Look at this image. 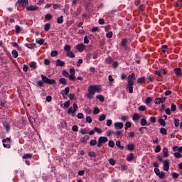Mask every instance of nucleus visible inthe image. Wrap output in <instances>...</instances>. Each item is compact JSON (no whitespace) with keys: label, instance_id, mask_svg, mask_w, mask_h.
<instances>
[{"label":"nucleus","instance_id":"f257e3e1","mask_svg":"<svg viewBox=\"0 0 182 182\" xmlns=\"http://www.w3.org/2000/svg\"><path fill=\"white\" fill-rule=\"evenodd\" d=\"M100 86L95 85L88 87L87 90L88 92L95 95V92H97V93H100Z\"/></svg>","mask_w":182,"mask_h":182},{"label":"nucleus","instance_id":"f03ea898","mask_svg":"<svg viewBox=\"0 0 182 182\" xmlns=\"http://www.w3.org/2000/svg\"><path fill=\"white\" fill-rule=\"evenodd\" d=\"M41 78L43 82L47 85H56V81L55 80H50L46 75H41Z\"/></svg>","mask_w":182,"mask_h":182},{"label":"nucleus","instance_id":"7ed1b4c3","mask_svg":"<svg viewBox=\"0 0 182 182\" xmlns=\"http://www.w3.org/2000/svg\"><path fill=\"white\" fill-rule=\"evenodd\" d=\"M134 80H136V74L132 73L128 76V85L134 86Z\"/></svg>","mask_w":182,"mask_h":182},{"label":"nucleus","instance_id":"20e7f679","mask_svg":"<svg viewBox=\"0 0 182 182\" xmlns=\"http://www.w3.org/2000/svg\"><path fill=\"white\" fill-rule=\"evenodd\" d=\"M107 141H109V139L107 136H100L97 144V147H102V144L107 143Z\"/></svg>","mask_w":182,"mask_h":182},{"label":"nucleus","instance_id":"39448f33","mask_svg":"<svg viewBox=\"0 0 182 182\" xmlns=\"http://www.w3.org/2000/svg\"><path fill=\"white\" fill-rule=\"evenodd\" d=\"M164 163V170L165 171H168V170L170 169V160L166 159L163 161Z\"/></svg>","mask_w":182,"mask_h":182},{"label":"nucleus","instance_id":"423d86ee","mask_svg":"<svg viewBox=\"0 0 182 182\" xmlns=\"http://www.w3.org/2000/svg\"><path fill=\"white\" fill-rule=\"evenodd\" d=\"M166 73H167V71L165 69H160L155 72V74L159 77H161L163 75H166Z\"/></svg>","mask_w":182,"mask_h":182},{"label":"nucleus","instance_id":"0eeeda50","mask_svg":"<svg viewBox=\"0 0 182 182\" xmlns=\"http://www.w3.org/2000/svg\"><path fill=\"white\" fill-rule=\"evenodd\" d=\"M166 99H167V97L156 98L155 103L156 105H160V103H164V102H166Z\"/></svg>","mask_w":182,"mask_h":182},{"label":"nucleus","instance_id":"6e6552de","mask_svg":"<svg viewBox=\"0 0 182 182\" xmlns=\"http://www.w3.org/2000/svg\"><path fill=\"white\" fill-rule=\"evenodd\" d=\"M173 72H174L175 75L177 76V77H180V76H181V69L175 68L173 70Z\"/></svg>","mask_w":182,"mask_h":182},{"label":"nucleus","instance_id":"1a4fd4ad","mask_svg":"<svg viewBox=\"0 0 182 182\" xmlns=\"http://www.w3.org/2000/svg\"><path fill=\"white\" fill-rule=\"evenodd\" d=\"M123 123L122 122H116L114 123V129H123Z\"/></svg>","mask_w":182,"mask_h":182},{"label":"nucleus","instance_id":"9d476101","mask_svg":"<svg viewBox=\"0 0 182 182\" xmlns=\"http://www.w3.org/2000/svg\"><path fill=\"white\" fill-rule=\"evenodd\" d=\"M27 11H38V9H39V8L36 6H29L26 8Z\"/></svg>","mask_w":182,"mask_h":182},{"label":"nucleus","instance_id":"9b49d317","mask_svg":"<svg viewBox=\"0 0 182 182\" xmlns=\"http://www.w3.org/2000/svg\"><path fill=\"white\" fill-rule=\"evenodd\" d=\"M70 90V88H69V87H66L65 88V90L62 91V92H61L62 95L65 96H65H66V95H69Z\"/></svg>","mask_w":182,"mask_h":182},{"label":"nucleus","instance_id":"f8f14e48","mask_svg":"<svg viewBox=\"0 0 182 182\" xmlns=\"http://www.w3.org/2000/svg\"><path fill=\"white\" fill-rule=\"evenodd\" d=\"M3 126L5 127L6 132L9 133V130H11V125L7 122H3Z\"/></svg>","mask_w":182,"mask_h":182},{"label":"nucleus","instance_id":"ddd939ff","mask_svg":"<svg viewBox=\"0 0 182 182\" xmlns=\"http://www.w3.org/2000/svg\"><path fill=\"white\" fill-rule=\"evenodd\" d=\"M28 0H18L16 4H21L23 6H26L28 5Z\"/></svg>","mask_w":182,"mask_h":182},{"label":"nucleus","instance_id":"4468645a","mask_svg":"<svg viewBox=\"0 0 182 182\" xmlns=\"http://www.w3.org/2000/svg\"><path fill=\"white\" fill-rule=\"evenodd\" d=\"M77 49L79 52H83V50H85V46L82 43L78 44L77 46Z\"/></svg>","mask_w":182,"mask_h":182},{"label":"nucleus","instance_id":"2eb2a0df","mask_svg":"<svg viewBox=\"0 0 182 182\" xmlns=\"http://www.w3.org/2000/svg\"><path fill=\"white\" fill-rule=\"evenodd\" d=\"M121 45L124 48V49H127V39H123L121 41Z\"/></svg>","mask_w":182,"mask_h":182},{"label":"nucleus","instance_id":"dca6fc26","mask_svg":"<svg viewBox=\"0 0 182 182\" xmlns=\"http://www.w3.org/2000/svg\"><path fill=\"white\" fill-rule=\"evenodd\" d=\"M56 66H60V68H63V66H65V63L58 59L56 60Z\"/></svg>","mask_w":182,"mask_h":182},{"label":"nucleus","instance_id":"f3484780","mask_svg":"<svg viewBox=\"0 0 182 182\" xmlns=\"http://www.w3.org/2000/svg\"><path fill=\"white\" fill-rule=\"evenodd\" d=\"M163 154L164 157H168V149L167 147L163 149Z\"/></svg>","mask_w":182,"mask_h":182},{"label":"nucleus","instance_id":"a211bd4d","mask_svg":"<svg viewBox=\"0 0 182 182\" xmlns=\"http://www.w3.org/2000/svg\"><path fill=\"white\" fill-rule=\"evenodd\" d=\"M105 63H107V65H112L113 60L112 59L111 57H108L105 59Z\"/></svg>","mask_w":182,"mask_h":182},{"label":"nucleus","instance_id":"6ab92c4d","mask_svg":"<svg viewBox=\"0 0 182 182\" xmlns=\"http://www.w3.org/2000/svg\"><path fill=\"white\" fill-rule=\"evenodd\" d=\"M29 66L30 68H31L32 69H36V68H38V65L36 64V63L35 62H31L29 63Z\"/></svg>","mask_w":182,"mask_h":182},{"label":"nucleus","instance_id":"aec40b11","mask_svg":"<svg viewBox=\"0 0 182 182\" xmlns=\"http://www.w3.org/2000/svg\"><path fill=\"white\" fill-rule=\"evenodd\" d=\"M70 49H72V47H70V45L68 44H66L65 46H64V50L65 52H70Z\"/></svg>","mask_w":182,"mask_h":182},{"label":"nucleus","instance_id":"412c9836","mask_svg":"<svg viewBox=\"0 0 182 182\" xmlns=\"http://www.w3.org/2000/svg\"><path fill=\"white\" fill-rule=\"evenodd\" d=\"M127 150L132 151L134 150V144H129L127 146Z\"/></svg>","mask_w":182,"mask_h":182},{"label":"nucleus","instance_id":"4be33fe9","mask_svg":"<svg viewBox=\"0 0 182 182\" xmlns=\"http://www.w3.org/2000/svg\"><path fill=\"white\" fill-rule=\"evenodd\" d=\"M133 159H134V154H130L127 157V161H132V160H133Z\"/></svg>","mask_w":182,"mask_h":182},{"label":"nucleus","instance_id":"5701e85b","mask_svg":"<svg viewBox=\"0 0 182 182\" xmlns=\"http://www.w3.org/2000/svg\"><path fill=\"white\" fill-rule=\"evenodd\" d=\"M94 132H95V133L96 132V133H98V134H101V133H102L103 131L100 128L95 127Z\"/></svg>","mask_w":182,"mask_h":182},{"label":"nucleus","instance_id":"b1692460","mask_svg":"<svg viewBox=\"0 0 182 182\" xmlns=\"http://www.w3.org/2000/svg\"><path fill=\"white\" fill-rule=\"evenodd\" d=\"M26 46L28 48V49H34L35 47L36 46V44L33 43V44H26Z\"/></svg>","mask_w":182,"mask_h":182},{"label":"nucleus","instance_id":"393cba45","mask_svg":"<svg viewBox=\"0 0 182 182\" xmlns=\"http://www.w3.org/2000/svg\"><path fill=\"white\" fill-rule=\"evenodd\" d=\"M22 31V28L18 25L16 26V33H20Z\"/></svg>","mask_w":182,"mask_h":182},{"label":"nucleus","instance_id":"a878e982","mask_svg":"<svg viewBox=\"0 0 182 182\" xmlns=\"http://www.w3.org/2000/svg\"><path fill=\"white\" fill-rule=\"evenodd\" d=\"M67 56H68V58H75V54L72 51H68L67 53Z\"/></svg>","mask_w":182,"mask_h":182},{"label":"nucleus","instance_id":"bb28decb","mask_svg":"<svg viewBox=\"0 0 182 182\" xmlns=\"http://www.w3.org/2000/svg\"><path fill=\"white\" fill-rule=\"evenodd\" d=\"M97 99L100 100V102H105V97L103 95H97Z\"/></svg>","mask_w":182,"mask_h":182},{"label":"nucleus","instance_id":"cd10ccee","mask_svg":"<svg viewBox=\"0 0 182 182\" xmlns=\"http://www.w3.org/2000/svg\"><path fill=\"white\" fill-rule=\"evenodd\" d=\"M96 144H97V141L96 139H92L90 141V146H96Z\"/></svg>","mask_w":182,"mask_h":182},{"label":"nucleus","instance_id":"c85d7f7f","mask_svg":"<svg viewBox=\"0 0 182 182\" xmlns=\"http://www.w3.org/2000/svg\"><path fill=\"white\" fill-rule=\"evenodd\" d=\"M57 23H60V24L63 23V16H61L58 18Z\"/></svg>","mask_w":182,"mask_h":182},{"label":"nucleus","instance_id":"c756f323","mask_svg":"<svg viewBox=\"0 0 182 182\" xmlns=\"http://www.w3.org/2000/svg\"><path fill=\"white\" fill-rule=\"evenodd\" d=\"M86 96L87 99H93V96H95V94H92L90 92H88V93L86 94Z\"/></svg>","mask_w":182,"mask_h":182},{"label":"nucleus","instance_id":"7c9ffc66","mask_svg":"<svg viewBox=\"0 0 182 182\" xmlns=\"http://www.w3.org/2000/svg\"><path fill=\"white\" fill-rule=\"evenodd\" d=\"M159 122L161 126H164V127L166 126V121H164V119H159Z\"/></svg>","mask_w":182,"mask_h":182},{"label":"nucleus","instance_id":"2f4dec72","mask_svg":"<svg viewBox=\"0 0 182 182\" xmlns=\"http://www.w3.org/2000/svg\"><path fill=\"white\" fill-rule=\"evenodd\" d=\"M68 113H72L73 117H75V111L73 110V108L72 107L68 109Z\"/></svg>","mask_w":182,"mask_h":182},{"label":"nucleus","instance_id":"473e14b6","mask_svg":"<svg viewBox=\"0 0 182 182\" xmlns=\"http://www.w3.org/2000/svg\"><path fill=\"white\" fill-rule=\"evenodd\" d=\"M99 113H100V109H99V107H96L94 109L93 114H99Z\"/></svg>","mask_w":182,"mask_h":182},{"label":"nucleus","instance_id":"72a5a7b5","mask_svg":"<svg viewBox=\"0 0 182 182\" xmlns=\"http://www.w3.org/2000/svg\"><path fill=\"white\" fill-rule=\"evenodd\" d=\"M23 159H31L32 158V154H26L23 156Z\"/></svg>","mask_w":182,"mask_h":182},{"label":"nucleus","instance_id":"f704fd0d","mask_svg":"<svg viewBox=\"0 0 182 182\" xmlns=\"http://www.w3.org/2000/svg\"><path fill=\"white\" fill-rule=\"evenodd\" d=\"M139 119H140V117L139 116V114H133V120H134L136 122V120H139Z\"/></svg>","mask_w":182,"mask_h":182},{"label":"nucleus","instance_id":"c9c22d12","mask_svg":"<svg viewBox=\"0 0 182 182\" xmlns=\"http://www.w3.org/2000/svg\"><path fill=\"white\" fill-rule=\"evenodd\" d=\"M49 29H50V23H48L45 25L44 30L46 31V32H48Z\"/></svg>","mask_w":182,"mask_h":182},{"label":"nucleus","instance_id":"e433bc0d","mask_svg":"<svg viewBox=\"0 0 182 182\" xmlns=\"http://www.w3.org/2000/svg\"><path fill=\"white\" fill-rule=\"evenodd\" d=\"M108 146L109 147H112V149H113V147H114V141L113 140H109L108 143Z\"/></svg>","mask_w":182,"mask_h":182},{"label":"nucleus","instance_id":"4c0bfd02","mask_svg":"<svg viewBox=\"0 0 182 182\" xmlns=\"http://www.w3.org/2000/svg\"><path fill=\"white\" fill-rule=\"evenodd\" d=\"M173 156H174V157H176V159H181V157H182L181 154H180L178 152H175L173 154Z\"/></svg>","mask_w":182,"mask_h":182},{"label":"nucleus","instance_id":"58836bf2","mask_svg":"<svg viewBox=\"0 0 182 182\" xmlns=\"http://www.w3.org/2000/svg\"><path fill=\"white\" fill-rule=\"evenodd\" d=\"M87 140H89V136L85 135L82 139L81 141L82 143H86V141H87Z\"/></svg>","mask_w":182,"mask_h":182},{"label":"nucleus","instance_id":"ea45409f","mask_svg":"<svg viewBox=\"0 0 182 182\" xmlns=\"http://www.w3.org/2000/svg\"><path fill=\"white\" fill-rule=\"evenodd\" d=\"M144 80H146V77H139L137 80V83H143V82H144Z\"/></svg>","mask_w":182,"mask_h":182},{"label":"nucleus","instance_id":"a19ab883","mask_svg":"<svg viewBox=\"0 0 182 182\" xmlns=\"http://www.w3.org/2000/svg\"><path fill=\"white\" fill-rule=\"evenodd\" d=\"M106 119V114H102L100 117H99V120L100 122H103V120Z\"/></svg>","mask_w":182,"mask_h":182},{"label":"nucleus","instance_id":"79ce46f5","mask_svg":"<svg viewBox=\"0 0 182 182\" xmlns=\"http://www.w3.org/2000/svg\"><path fill=\"white\" fill-rule=\"evenodd\" d=\"M141 126H146L147 124V120H146V119H144V118L141 119Z\"/></svg>","mask_w":182,"mask_h":182},{"label":"nucleus","instance_id":"37998d69","mask_svg":"<svg viewBox=\"0 0 182 182\" xmlns=\"http://www.w3.org/2000/svg\"><path fill=\"white\" fill-rule=\"evenodd\" d=\"M11 53L14 58H18V51H16V50H14Z\"/></svg>","mask_w":182,"mask_h":182},{"label":"nucleus","instance_id":"c03bdc74","mask_svg":"<svg viewBox=\"0 0 182 182\" xmlns=\"http://www.w3.org/2000/svg\"><path fill=\"white\" fill-rule=\"evenodd\" d=\"M174 124H175V127H178V126H180V120L175 119Z\"/></svg>","mask_w":182,"mask_h":182},{"label":"nucleus","instance_id":"a18cd8bd","mask_svg":"<svg viewBox=\"0 0 182 182\" xmlns=\"http://www.w3.org/2000/svg\"><path fill=\"white\" fill-rule=\"evenodd\" d=\"M45 18H46V19L50 21V19H52V18H53V16H52V14H48L46 15Z\"/></svg>","mask_w":182,"mask_h":182},{"label":"nucleus","instance_id":"49530a36","mask_svg":"<svg viewBox=\"0 0 182 182\" xmlns=\"http://www.w3.org/2000/svg\"><path fill=\"white\" fill-rule=\"evenodd\" d=\"M109 163L111 164V166H114V164H116V161L113 159H109Z\"/></svg>","mask_w":182,"mask_h":182},{"label":"nucleus","instance_id":"de8ad7c7","mask_svg":"<svg viewBox=\"0 0 182 182\" xmlns=\"http://www.w3.org/2000/svg\"><path fill=\"white\" fill-rule=\"evenodd\" d=\"M161 151V147L160 145H157L155 149V153H160Z\"/></svg>","mask_w":182,"mask_h":182},{"label":"nucleus","instance_id":"09e8293b","mask_svg":"<svg viewBox=\"0 0 182 182\" xmlns=\"http://www.w3.org/2000/svg\"><path fill=\"white\" fill-rule=\"evenodd\" d=\"M160 133L161 134H167V130L165 128H161Z\"/></svg>","mask_w":182,"mask_h":182},{"label":"nucleus","instance_id":"8fccbe9b","mask_svg":"<svg viewBox=\"0 0 182 182\" xmlns=\"http://www.w3.org/2000/svg\"><path fill=\"white\" fill-rule=\"evenodd\" d=\"M177 108V107L176 106V105L174 104H171V112H176V109Z\"/></svg>","mask_w":182,"mask_h":182},{"label":"nucleus","instance_id":"3c124183","mask_svg":"<svg viewBox=\"0 0 182 182\" xmlns=\"http://www.w3.org/2000/svg\"><path fill=\"white\" fill-rule=\"evenodd\" d=\"M59 82L61 85H66V79L65 78H60Z\"/></svg>","mask_w":182,"mask_h":182},{"label":"nucleus","instance_id":"603ef678","mask_svg":"<svg viewBox=\"0 0 182 182\" xmlns=\"http://www.w3.org/2000/svg\"><path fill=\"white\" fill-rule=\"evenodd\" d=\"M72 130L73 132H79V127L77 125H74L73 126Z\"/></svg>","mask_w":182,"mask_h":182},{"label":"nucleus","instance_id":"864d4df0","mask_svg":"<svg viewBox=\"0 0 182 182\" xmlns=\"http://www.w3.org/2000/svg\"><path fill=\"white\" fill-rule=\"evenodd\" d=\"M69 106H70V101H67L64 103V107L65 109H68V107H69Z\"/></svg>","mask_w":182,"mask_h":182},{"label":"nucleus","instance_id":"5fc2aeb1","mask_svg":"<svg viewBox=\"0 0 182 182\" xmlns=\"http://www.w3.org/2000/svg\"><path fill=\"white\" fill-rule=\"evenodd\" d=\"M112 66L114 69H117V68H119V63L117 61L113 62Z\"/></svg>","mask_w":182,"mask_h":182},{"label":"nucleus","instance_id":"6e6d98bb","mask_svg":"<svg viewBox=\"0 0 182 182\" xmlns=\"http://www.w3.org/2000/svg\"><path fill=\"white\" fill-rule=\"evenodd\" d=\"M139 110H140V112H144V110H146V106H144V105H141L139 107Z\"/></svg>","mask_w":182,"mask_h":182},{"label":"nucleus","instance_id":"4d7b16f0","mask_svg":"<svg viewBox=\"0 0 182 182\" xmlns=\"http://www.w3.org/2000/svg\"><path fill=\"white\" fill-rule=\"evenodd\" d=\"M106 36L107 38H109V39H110V38L113 36V33L112 31H109L108 33H107Z\"/></svg>","mask_w":182,"mask_h":182},{"label":"nucleus","instance_id":"13d9d810","mask_svg":"<svg viewBox=\"0 0 182 182\" xmlns=\"http://www.w3.org/2000/svg\"><path fill=\"white\" fill-rule=\"evenodd\" d=\"M151 100H153L152 97H147L146 100V105L150 104L151 102Z\"/></svg>","mask_w":182,"mask_h":182},{"label":"nucleus","instance_id":"bf43d9fd","mask_svg":"<svg viewBox=\"0 0 182 182\" xmlns=\"http://www.w3.org/2000/svg\"><path fill=\"white\" fill-rule=\"evenodd\" d=\"M57 55H58V50H53V51L51 52V56H52L53 58H55V56H57Z\"/></svg>","mask_w":182,"mask_h":182},{"label":"nucleus","instance_id":"052dcab7","mask_svg":"<svg viewBox=\"0 0 182 182\" xmlns=\"http://www.w3.org/2000/svg\"><path fill=\"white\" fill-rule=\"evenodd\" d=\"M37 85H38V87H43V81H41V80L38 81Z\"/></svg>","mask_w":182,"mask_h":182},{"label":"nucleus","instance_id":"680f3d73","mask_svg":"<svg viewBox=\"0 0 182 182\" xmlns=\"http://www.w3.org/2000/svg\"><path fill=\"white\" fill-rule=\"evenodd\" d=\"M36 43H38V45H43L45 43V40L41 39L36 41Z\"/></svg>","mask_w":182,"mask_h":182},{"label":"nucleus","instance_id":"e2e57ef3","mask_svg":"<svg viewBox=\"0 0 182 182\" xmlns=\"http://www.w3.org/2000/svg\"><path fill=\"white\" fill-rule=\"evenodd\" d=\"M80 133H81V134H86V133H87V131L86 130V129H81L80 130Z\"/></svg>","mask_w":182,"mask_h":182},{"label":"nucleus","instance_id":"0e129e2a","mask_svg":"<svg viewBox=\"0 0 182 182\" xmlns=\"http://www.w3.org/2000/svg\"><path fill=\"white\" fill-rule=\"evenodd\" d=\"M154 172L156 174V176H159L160 175V169H159V168H154Z\"/></svg>","mask_w":182,"mask_h":182},{"label":"nucleus","instance_id":"69168bd1","mask_svg":"<svg viewBox=\"0 0 182 182\" xmlns=\"http://www.w3.org/2000/svg\"><path fill=\"white\" fill-rule=\"evenodd\" d=\"M127 87L129 89V93H133V85H128Z\"/></svg>","mask_w":182,"mask_h":182},{"label":"nucleus","instance_id":"338daca9","mask_svg":"<svg viewBox=\"0 0 182 182\" xmlns=\"http://www.w3.org/2000/svg\"><path fill=\"white\" fill-rule=\"evenodd\" d=\"M172 177H173V178H178V173L173 172L172 173Z\"/></svg>","mask_w":182,"mask_h":182},{"label":"nucleus","instance_id":"774afa93","mask_svg":"<svg viewBox=\"0 0 182 182\" xmlns=\"http://www.w3.org/2000/svg\"><path fill=\"white\" fill-rule=\"evenodd\" d=\"M68 77L70 80H75V79H76V77L75 76V75H72V74H70V75H69Z\"/></svg>","mask_w":182,"mask_h":182}]
</instances>
